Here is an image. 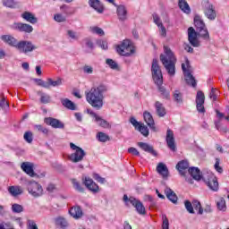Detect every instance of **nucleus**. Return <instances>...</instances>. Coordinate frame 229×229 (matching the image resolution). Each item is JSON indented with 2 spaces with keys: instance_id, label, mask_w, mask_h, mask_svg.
<instances>
[{
  "instance_id": "423d86ee",
  "label": "nucleus",
  "mask_w": 229,
  "mask_h": 229,
  "mask_svg": "<svg viewBox=\"0 0 229 229\" xmlns=\"http://www.w3.org/2000/svg\"><path fill=\"white\" fill-rule=\"evenodd\" d=\"M151 74L156 85L164 84V75L162 74V69L160 68V64H158V60L157 59H153L152 61Z\"/></svg>"
},
{
  "instance_id": "72a5a7b5",
  "label": "nucleus",
  "mask_w": 229,
  "mask_h": 229,
  "mask_svg": "<svg viewBox=\"0 0 229 229\" xmlns=\"http://www.w3.org/2000/svg\"><path fill=\"white\" fill-rule=\"evenodd\" d=\"M178 6L184 13H191V7L185 0H179Z\"/></svg>"
},
{
  "instance_id": "cd10ccee",
  "label": "nucleus",
  "mask_w": 229,
  "mask_h": 229,
  "mask_svg": "<svg viewBox=\"0 0 229 229\" xmlns=\"http://www.w3.org/2000/svg\"><path fill=\"white\" fill-rule=\"evenodd\" d=\"M173 99L174 103H176L177 106H182V105H183V93L178 89H175L173 92Z\"/></svg>"
},
{
  "instance_id": "c85d7f7f",
  "label": "nucleus",
  "mask_w": 229,
  "mask_h": 229,
  "mask_svg": "<svg viewBox=\"0 0 229 229\" xmlns=\"http://www.w3.org/2000/svg\"><path fill=\"white\" fill-rule=\"evenodd\" d=\"M21 17L24 19V21H27V22H30V24H37V22H38V19H37L33 13L28 11L21 13Z\"/></svg>"
},
{
  "instance_id": "c9c22d12",
  "label": "nucleus",
  "mask_w": 229,
  "mask_h": 229,
  "mask_svg": "<svg viewBox=\"0 0 229 229\" xmlns=\"http://www.w3.org/2000/svg\"><path fill=\"white\" fill-rule=\"evenodd\" d=\"M55 225L56 226H60L62 229H65L69 226V222H67V219L59 216L55 219Z\"/></svg>"
},
{
  "instance_id": "dca6fc26",
  "label": "nucleus",
  "mask_w": 229,
  "mask_h": 229,
  "mask_svg": "<svg viewBox=\"0 0 229 229\" xmlns=\"http://www.w3.org/2000/svg\"><path fill=\"white\" fill-rule=\"evenodd\" d=\"M129 201L132 205V207L136 208L138 214H140V216L146 215V208L144 207L142 202H140V200L133 197H130Z\"/></svg>"
},
{
  "instance_id": "c03bdc74",
  "label": "nucleus",
  "mask_w": 229,
  "mask_h": 229,
  "mask_svg": "<svg viewBox=\"0 0 229 229\" xmlns=\"http://www.w3.org/2000/svg\"><path fill=\"white\" fill-rule=\"evenodd\" d=\"M3 4L6 8H17V2L15 0H4Z\"/></svg>"
},
{
  "instance_id": "a18cd8bd",
  "label": "nucleus",
  "mask_w": 229,
  "mask_h": 229,
  "mask_svg": "<svg viewBox=\"0 0 229 229\" xmlns=\"http://www.w3.org/2000/svg\"><path fill=\"white\" fill-rule=\"evenodd\" d=\"M73 188L75 189V191H78V192H85V189H83V187H81V184H80V182H78V181H76V179H72V180Z\"/></svg>"
},
{
  "instance_id": "5701e85b",
  "label": "nucleus",
  "mask_w": 229,
  "mask_h": 229,
  "mask_svg": "<svg viewBox=\"0 0 229 229\" xmlns=\"http://www.w3.org/2000/svg\"><path fill=\"white\" fill-rule=\"evenodd\" d=\"M89 4L93 10H96L98 13H103L105 12V6L99 0H89Z\"/></svg>"
},
{
  "instance_id": "f3484780",
  "label": "nucleus",
  "mask_w": 229,
  "mask_h": 229,
  "mask_svg": "<svg viewBox=\"0 0 229 229\" xmlns=\"http://www.w3.org/2000/svg\"><path fill=\"white\" fill-rule=\"evenodd\" d=\"M88 114L91 115V117H94L96 123H98V126H101V128H110V123L108 121L101 118V116L98 115L94 111L91 109H87Z\"/></svg>"
},
{
  "instance_id": "9d476101",
  "label": "nucleus",
  "mask_w": 229,
  "mask_h": 229,
  "mask_svg": "<svg viewBox=\"0 0 229 229\" xmlns=\"http://www.w3.org/2000/svg\"><path fill=\"white\" fill-rule=\"evenodd\" d=\"M16 49L19 50L20 53H24L25 55L28 53H31L37 49V47L33 45L31 41L21 40L19 41L16 45Z\"/></svg>"
},
{
  "instance_id": "aec40b11",
  "label": "nucleus",
  "mask_w": 229,
  "mask_h": 229,
  "mask_svg": "<svg viewBox=\"0 0 229 229\" xmlns=\"http://www.w3.org/2000/svg\"><path fill=\"white\" fill-rule=\"evenodd\" d=\"M21 168L22 169L23 172L26 173V174H28L31 178H35V176H37L35 170H33V164L30 162H23L21 165Z\"/></svg>"
},
{
  "instance_id": "49530a36",
  "label": "nucleus",
  "mask_w": 229,
  "mask_h": 229,
  "mask_svg": "<svg viewBox=\"0 0 229 229\" xmlns=\"http://www.w3.org/2000/svg\"><path fill=\"white\" fill-rule=\"evenodd\" d=\"M215 126L218 131H223L224 133L228 131V127H223V124H221V120L215 122Z\"/></svg>"
},
{
  "instance_id": "7c9ffc66",
  "label": "nucleus",
  "mask_w": 229,
  "mask_h": 229,
  "mask_svg": "<svg viewBox=\"0 0 229 229\" xmlns=\"http://www.w3.org/2000/svg\"><path fill=\"white\" fill-rule=\"evenodd\" d=\"M157 171L163 178H167L169 176V169L164 163H159L157 166Z\"/></svg>"
},
{
  "instance_id": "a878e982",
  "label": "nucleus",
  "mask_w": 229,
  "mask_h": 229,
  "mask_svg": "<svg viewBox=\"0 0 229 229\" xmlns=\"http://www.w3.org/2000/svg\"><path fill=\"white\" fill-rule=\"evenodd\" d=\"M155 108L156 114L158 115V117H165L167 111L165 110L164 104H162L160 101H156Z\"/></svg>"
},
{
  "instance_id": "0e129e2a",
  "label": "nucleus",
  "mask_w": 229,
  "mask_h": 229,
  "mask_svg": "<svg viewBox=\"0 0 229 229\" xmlns=\"http://www.w3.org/2000/svg\"><path fill=\"white\" fill-rule=\"evenodd\" d=\"M128 153H131V155H135V157H140V153L139 152V150H137V148L131 147L128 148Z\"/></svg>"
},
{
  "instance_id": "e433bc0d",
  "label": "nucleus",
  "mask_w": 229,
  "mask_h": 229,
  "mask_svg": "<svg viewBox=\"0 0 229 229\" xmlns=\"http://www.w3.org/2000/svg\"><path fill=\"white\" fill-rule=\"evenodd\" d=\"M38 96H40V103L43 105H47V103H51V96L46 93H42V91H38Z\"/></svg>"
},
{
  "instance_id": "39448f33",
  "label": "nucleus",
  "mask_w": 229,
  "mask_h": 229,
  "mask_svg": "<svg viewBox=\"0 0 229 229\" xmlns=\"http://www.w3.org/2000/svg\"><path fill=\"white\" fill-rule=\"evenodd\" d=\"M116 53L121 56H131L135 53V47L130 39H124L120 45L116 46Z\"/></svg>"
},
{
  "instance_id": "20e7f679",
  "label": "nucleus",
  "mask_w": 229,
  "mask_h": 229,
  "mask_svg": "<svg viewBox=\"0 0 229 229\" xmlns=\"http://www.w3.org/2000/svg\"><path fill=\"white\" fill-rule=\"evenodd\" d=\"M70 148L74 151L72 153L68 158L70 162H72V164H78V162H82L83 158L87 156V152L83 150L81 147L76 146V144L71 142Z\"/></svg>"
},
{
  "instance_id": "774afa93",
  "label": "nucleus",
  "mask_w": 229,
  "mask_h": 229,
  "mask_svg": "<svg viewBox=\"0 0 229 229\" xmlns=\"http://www.w3.org/2000/svg\"><path fill=\"white\" fill-rule=\"evenodd\" d=\"M197 105V110L200 114H205V106L203 105L205 104H196Z\"/></svg>"
},
{
  "instance_id": "864d4df0",
  "label": "nucleus",
  "mask_w": 229,
  "mask_h": 229,
  "mask_svg": "<svg viewBox=\"0 0 229 229\" xmlns=\"http://www.w3.org/2000/svg\"><path fill=\"white\" fill-rule=\"evenodd\" d=\"M34 81L38 85V87H43V89H49L47 81H44L42 79H34Z\"/></svg>"
},
{
  "instance_id": "4d7b16f0",
  "label": "nucleus",
  "mask_w": 229,
  "mask_h": 229,
  "mask_svg": "<svg viewBox=\"0 0 229 229\" xmlns=\"http://www.w3.org/2000/svg\"><path fill=\"white\" fill-rule=\"evenodd\" d=\"M54 20L55 21V22H65L66 18H65V16H64L60 13H57V14L54 15Z\"/></svg>"
},
{
  "instance_id": "2eb2a0df",
  "label": "nucleus",
  "mask_w": 229,
  "mask_h": 229,
  "mask_svg": "<svg viewBox=\"0 0 229 229\" xmlns=\"http://www.w3.org/2000/svg\"><path fill=\"white\" fill-rule=\"evenodd\" d=\"M165 140L169 149L171 151H176V141L174 140V132L173 130L167 129Z\"/></svg>"
},
{
  "instance_id": "6ab92c4d",
  "label": "nucleus",
  "mask_w": 229,
  "mask_h": 229,
  "mask_svg": "<svg viewBox=\"0 0 229 229\" xmlns=\"http://www.w3.org/2000/svg\"><path fill=\"white\" fill-rule=\"evenodd\" d=\"M143 119L146 124H148L150 130H152V131H157V127L155 126V120L153 119V115L151 114V113L145 111L143 113Z\"/></svg>"
},
{
  "instance_id": "09e8293b",
  "label": "nucleus",
  "mask_w": 229,
  "mask_h": 229,
  "mask_svg": "<svg viewBox=\"0 0 229 229\" xmlns=\"http://www.w3.org/2000/svg\"><path fill=\"white\" fill-rule=\"evenodd\" d=\"M34 128L35 130H37L38 131H40L44 135H47L49 133V129L42 126L41 124H36Z\"/></svg>"
},
{
  "instance_id": "f8f14e48",
  "label": "nucleus",
  "mask_w": 229,
  "mask_h": 229,
  "mask_svg": "<svg viewBox=\"0 0 229 229\" xmlns=\"http://www.w3.org/2000/svg\"><path fill=\"white\" fill-rule=\"evenodd\" d=\"M11 30H14L15 31H20L21 33H32L33 26L28 23L22 22H14L10 26Z\"/></svg>"
},
{
  "instance_id": "9b49d317",
  "label": "nucleus",
  "mask_w": 229,
  "mask_h": 229,
  "mask_svg": "<svg viewBox=\"0 0 229 229\" xmlns=\"http://www.w3.org/2000/svg\"><path fill=\"white\" fill-rule=\"evenodd\" d=\"M204 8V13L209 21H216V17H217V13H216V7H214V4H210L208 0H206L203 2Z\"/></svg>"
},
{
  "instance_id": "4c0bfd02",
  "label": "nucleus",
  "mask_w": 229,
  "mask_h": 229,
  "mask_svg": "<svg viewBox=\"0 0 229 229\" xmlns=\"http://www.w3.org/2000/svg\"><path fill=\"white\" fill-rule=\"evenodd\" d=\"M47 84L48 85V89H51V87H60L62 85V79L58 78L56 81H53V79L48 78Z\"/></svg>"
},
{
  "instance_id": "79ce46f5",
  "label": "nucleus",
  "mask_w": 229,
  "mask_h": 229,
  "mask_svg": "<svg viewBox=\"0 0 229 229\" xmlns=\"http://www.w3.org/2000/svg\"><path fill=\"white\" fill-rule=\"evenodd\" d=\"M11 208L12 212L14 214H21V212H24V207L17 203L13 204Z\"/></svg>"
},
{
  "instance_id": "de8ad7c7",
  "label": "nucleus",
  "mask_w": 229,
  "mask_h": 229,
  "mask_svg": "<svg viewBox=\"0 0 229 229\" xmlns=\"http://www.w3.org/2000/svg\"><path fill=\"white\" fill-rule=\"evenodd\" d=\"M106 64L114 71L119 69V64H117L113 59H106Z\"/></svg>"
},
{
  "instance_id": "f704fd0d",
  "label": "nucleus",
  "mask_w": 229,
  "mask_h": 229,
  "mask_svg": "<svg viewBox=\"0 0 229 229\" xmlns=\"http://www.w3.org/2000/svg\"><path fill=\"white\" fill-rule=\"evenodd\" d=\"M63 106L68 110H76V104L69 100V98H64L61 101Z\"/></svg>"
},
{
  "instance_id": "4468645a",
  "label": "nucleus",
  "mask_w": 229,
  "mask_h": 229,
  "mask_svg": "<svg viewBox=\"0 0 229 229\" xmlns=\"http://www.w3.org/2000/svg\"><path fill=\"white\" fill-rule=\"evenodd\" d=\"M205 183L210 191H213V192H217V191H219V182H217V177L214 174L208 175V178L205 179Z\"/></svg>"
},
{
  "instance_id": "1a4fd4ad",
  "label": "nucleus",
  "mask_w": 229,
  "mask_h": 229,
  "mask_svg": "<svg viewBox=\"0 0 229 229\" xmlns=\"http://www.w3.org/2000/svg\"><path fill=\"white\" fill-rule=\"evenodd\" d=\"M105 1L115 6L117 17L122 22H124V21L128 19V9H126V6L123 4L118 5L117 4H115V0H105Z\"/></svg>"
},
{
  "instance_id": "8fccbe9b",
  "label": "nucleus",
  "mask_w": 229,
  "mask_h": 229,
  "mask_svg": "<svg viewBox=\"0 0 229 229\" xmlns=\"http://www.w3.org/2000/svg\"><path fill=\"white\" fill-rule=\"evenodd\" d=\"M23 139L26 140V142L31 144L33 142V132L26 131L23 135Z\"/></svg>"
},
{
  "instance_id": "ea45409f",
  "label": "nucleus",
  "mask_w": 229,
  "mask_h": 229,
  "mask_svg": "<svg viewBox=\"0 0 229 229\" xmlns=\"http://www.w3.org/2000/svg\"><path fill=\"white\" fill-rule=\"evenodd\" d=\"M138 131L143 135V137H148L149 135V129L144 123H140L139 127L136 129Z\"/></svg>"
},
{
  "instance_id": "ddd939ff",
  "label": "nucleus",
  "mask_w": 229,
  "mask_h": 229,
  "mask_svg": "<svg viewBox=\"0 0 229 229\" xmlns=\"http://www.w3.org/2000/svg\"><path fill=\"white\" fill-rule=\"evenodd\" d=\"M44 123L47 126H51V128H55V130L56 129L64 130L65 128V124L62 121H60L56 118L46 117L44 119Z\"/></svg>"
},
{
  "instance_id": "e2e57ef3",
  "label": "nucleus",
  "mask_w": 229,
  "mask_h": 229,
  "mask_svg": "<svg viewBox=\"0 0 229 229\" xmlns=\"http://www.w3.org/2000/svg\"><path fill=\"white\" fill-rule=\"evenodd\" d=\"M157 28L159 29L161 37H166L167 36V30H165V27H164V24L159 25Z\"/></svg>"
},
{
  "instance_id": "052dcab7",
  "label": "nucleus",
  "mask_w": 229,
  "mask_h": 229,
  "mask_svg": "<svg viewBox=\"0 0 229 229\" xmlns=\"http://www.w3.org/2000/svg\"><path fill=\"white\" fill-rule=\"evenodd\" d=\"M10 106V104L6 101V98L4 97L2 98L0 100V108H8Z\"/></svg>"
},
{
  "instance_id": "473e14b6",
  "label": "nucleus",
  "mask_w": 229,
  "mask_h": 229,
  "mask_svg": "<svg viewBox=\"0 0 229 229\" xmlns=\"http://www.w3.org/2000/svg\"><path fill=\"white\" fill-rule=\"evenodd\" d=\"M158 91L160 92L163 99H171V92L169 90H167V89H165V87L162 86V84L160 85H157Z\"/></svg>"
},
{
  "instance_id": "393cba45",
  "label": "nucleus",
  "mask_w": 229,
  "mask_h": 229,
  "mask_svg": "<svg viewBox=\"0 0 229 229\" xmlns=\"http://www.w3.org/2000/svg\"><path fill=\"white\" fill-rule=\"evenodd\" d=\"M165 194L166 198L169 199V201H171L174 205L178 203V196L171 188H165Z\"/></svg>"
},
{
  "instance_id": "37998d69",
  "label": "nucleus",
  "mask_w": 229,
  "mask_h": 229,
  "mask_svg": "<svg viewBox=\"0 0 229 229\" xmlns=\"http://www.w3.org/2000/svg\"><path fill=\"white\" fill-rule=\"evenodd\" d=\"M196 104H205V93L203 91L197 92Z\"/></svg>"
},
{
  "instance_id": "6e6552de",
  "label": "nucleus",
  "mask_w": 229,
  "mask_h": 229,
  "mask_svg": "<svg viewBox=\"0 0 229 229\" xmlns=\"http://www.w3.org/2000/svg\"><path fill=\"white\" fill-rule=\"evenodd\" d=\"M27 189L30 194L34 198H38L44 194V190L42 189V185L35 181L28 182Z\"/></svg>"
},
{
  "instance_id": "69168bd1",
  "label": "nucleus",
  "mask_w": 229,
  "mask_h": 229,
  "mask_svg": "<svg viewBox=\"0 0 229 229\" xmlns=\"http://www.w3.org/2000/svg\"><path fill=\"white\" fill-rule=\"evenodd\" d=\"M209 98L212 99V101H216L217 100V95H216V89L212 88L211 91L209 93Z\"/></svg>"
},
{
  "instance_id": "58836bf2",
  "label": "nucleus",
  "mask_w": 229,
  "mask_h": 229,
  "mask_svg": "<svg viewBox=\"0 0 229 229\" xmlns=\"http://www.w3.org/2000/svg\"><path fill=\"white\" fill-rule=\"evenodd\" d=\"M97 139L98 142H108V140H110V136L105 132L99 131L97 133Z\"/></svg>"
},
{
  "instance_id": "603ef678",
  "label": "nucleus",
  "mask_w": 229,
  "mask_h": 229,
  "mask_svg": "<svg viewBox=\"0 0 229 229\" xmlns=\"http://www.w3.org/2000/svg\"><path fill=\"white\" fill-rule=\"evenodd\" d=\"M184 207L190 214H194V208L192 207V203L190 200L184 201Z\"/></svg>"
},
{
  "instance_id": "5fc2aeb1",
  "label": "nucleus",
  "mask_w": 229,
  "mask_h": 229,
  "mask_svg": "<svg viewBox=\"0 0 229 229\" xmlns=\"http://www.w3.org/2000/svg\"><path fill=\"white\" fill-rule=\"evenodd\" d=\"M162 228L163 229H169V219L167 218L166 215H162Z\"/></svg>"
},
{
  "instance_id": "a211bd4d",
  "label": "nucleus",
  "mask_w": 229,
  "mask_h": 229,
  "mask_svg": "<svg viewBox=\"0 0 229 229\" xmlns=\"http://www.w3.org/2000/svg\"><path fill=\"white\" fill-rule=\"evenodd\" d=\"M82 183L89 189V191H91V192H99V186L94 182L92 178L85 177Z\"/></svg>"
},
{
  "instance_id": "7ed1b4c3",
  "label": "nucleus",
  "mask_w": 229,
  "mask_h": 229,
  "mask_svg": "<svg viewBox=\"0 0 229 229\" xmlns=\"http://www.w3.org/2000/svg\"><path fill=\"white\" fill-rule=\"evenodd\" d=\"M160 62L164 65L170 76L176 74V56L173 50L167 46H164V54H161Z\"/></svg>"
},
{
  "instance_id": "a19ab883",
  "label": "nucleus",
  "mask_w": 229,
  "mask_h": 229,
  "mask_svg": "<svg viewBox=\"0 0 229 229\" xmlns=\"http://www.w3.org/2000/svg\"><path fill=\"white\" fill-rule=\"evenodd\" d=\"M216 207L218 210H221L222 212L226 211V200H225V198H220L219 200L216 202Z\"/></svg>"
},
{
  "instance_id": "338daca9",
  "label": "nucleus",
  "mask_w": 229,
  "mask_h": 229,
  "mask_svg": "<svg viewBox=\"0 0 229 229\" xmlns=\"http://www.w3.org/2000/svg\"><path fill=\"white\" fill-rule=\"evenodd\" d=\"M153 19H154L155 24H157V27L160 26V25H163L162 21H160V17H158V14L154 13L153 14Z\"/></svg>"
},
{
  "instance_id": "680f3d73",
  "label": "nucleus",
  "mask_w": 229,
  "mask_h": 229,
  "mask_svg": "<svg viewBox=\"0 0 229 229\" xmlns=\"http://www.w3.org/2000/svg\"><path fill=\"white\" fill-rule=\"evenodd\" d=\"M130 123L131 124H132V126H134L135 130H137V128L142 123L137 122V119H135V117H131Z\"/></svg>"
},
{
  "instance_id": "b1692460",
  "label": "nucleus",
  "mask_w": 229,
  "mask_h": 229,
  "mask_svg": "<svg viewBox=\"0 0 229 229\" xmlns=\"http://www.w3.org/2000/svg\"><path fill=\"white\" fill-rule=\"evenodd\" d=\"M139 148L142 149V151H145L146 153H149L150 155H153V157H157V151L155 148H153V146L146 143V142H138Z\"/></svg>"
},
{
  "instance_id": "0eeeda50",
  "label": "nucleus",
  "mask_w": 229,
  "mask_h": 229,
  "mask_svg": "<svg viewBox=\"0 0 229 229\" xmlns=\"http://www.w3.org/2000/svg\"><path fill=\"white\" fill-rule=\"evenodd\" d=\"M182 70L183 72L187 85H190L193 88L196 87L198 82L196 81V79L192 73H191V63L189 62V59H186L185 64H182Z\"/></svg>"
},
{
  "instance_id": "bb28decb",
  "label": "nucleus",
  "mask_w": 229,
  "mask_h": 229,
  "mask_svg": "<svg viewBox=\"0 0 229 229\" xmlns=\"http://www.w3.org/2000/svg\"><path fill=\"white\" fill-rule=\"evenodd\" d=\"M188 173L191 174L193 180H197V182H199V180L203 178V175H201V171L198 167H190L188 169Z\"/></svg>"
},
{
  "instance_id": "c756f323",
  "label": "nucleus",
  "mask_w": 229,
  "mask_h": 229,
  "mask_svg": "<svg viewBox=\"0 0 229 229\" xmlns=\"http://www.w3.org/2000/svg\"><path fill=\"white\" fill-rule=\"evenodd\" d=\"M70 215L73 216L74 219H80L83 216V210L80 206H75L72 208L70 210Z\"/></svg>"
},
{
  "instance_id": "6e6d98bb",
  "label": "nucleus",
  "mask_w": 229,
  "mask_h": 229,
  "mask_svg": "<svg viewBox=\"0 0 229 229\" xmlns=\"http://www.w3.org/2000/svg\"><path fill=\"white\" fill-rule=\"evenodd\" d=\"M91 31L93 33H96L97 35H100V37H103L105 35V31L99 27H92Z\"/></svg>"
},
{
  "instance_id": "412c9836",
  "label": "nucleus",
  "mask_w": 229,
  "mask_h": 229,
  "mask_svg": "<svg viewBox=\"0 0 229 229\" xmlns=\"http://www.w3.org/2000/svg\"><path fill=\"white\" fill-rule=\"evenodd\" d=\"M1 40L4 42V44H7V46H10L11 47H17V44L19 43L17 41V38H15L12 35H2L0 37Z\"/></svg>"
},
{
  "instance_id": "bf43d9fd",
  "label": "nucleus",
  "mask_w": 229,
  "mask_h": 229,
  "mask_svg": "<svg viewBox=\"0 0 229 229\" xmlns=\"http://www.w3.org/2000/svg\"><path fill=\"white\" fill-rule=\"evenodd\" d=\"M27 228L28 229H38V226H37V223H35V221L28 220Z\"/></svg>"
},
{
  "instance_id": "f257e3e1",
  "label": "nucleus",
  "mask_w": 229,
  "mask_h": 229,
  "mask_svg": "<svg viewBox=\"0 0 229 229\" xmlns=\"http://www.w3.org/2000/svg\"><path fill=\"white\" fill-rule=\"evenodd\" d=\"M194 26L196 30L193 27L188 29V40L193 47H199L198 37H201L204 40H210V34H208V30L199 16H195Z\"/></svg>"
},
{
  "instance_id": "f03ea898",
  "label": "nucleus",
  "mask_w": 229,
  "mask_h": 229,
  "mask_svg": "<svg viewBox=\"0 0 229 229\" xmlns=\"http://www.w3.org/2000/svg\"><path fill=\"white\" fill-rule=\"evenodd\" d=\"M108 88L105 84L93 86L90 89L85 91L86 101L95 110H101L105 106V93Z\"/></svg>"
},
{
  "instance_id": "4be33fe9",
  "label": "nucleus",
  "mask_w": 229,
  "mask_h": 229,
  "mask_svg": "<svg viewBox=\"0 0 229 229\" xmlns=\"http://www.w3.org/2000/svg\"><path fill=\"white\" fill-rule=\"evenodd\" d=\"M176 169L179 171L181 176H185L187 174V171H189V161L187 160H182L178 162L176 165Z\"/></svg>"
},
{
  "instance_id": "2f4dec72",
  "label": "nucleus",
  "mask_w": 229,
  "mask_h": 229,
  "mask_svg": "<svg viewBox=\"0 0 229 229\" xmlns=\"http://www.w3.org/2000/svg\"><path fill=\"white\" fill-rule=\"evenodd\" d=\"M8 192L11 196H13V198H17V196H21V194H22L23 191L21 186H10L8 188Z\"/></svg>"
},
{
  "instance_id": "13d9d810",
  "label": "nucleus",
  "mask_w": 229,
  "mask_h": 229,
  "mask_svg": "<svg viewBox=\"0 0 229 229\" xmlns=\"http://www.w3.org/2000/svg\"><path fill=\"white\" fill-rule=\"evenodd\" d=\"M220 164V160L219 158H216V163H215V170L219 173L220 174H223V167H221V165H219Z\"/></svg>"
},
{
  "instance_id": "3c124183",
  "label": "nucleus",
  "mask_w": 229,
  "mask_h": 229,
  "mask_svg": "<svg viewBox=\"0 0 229 229\" xmlns=\"http://www.w3.org/2000/svg\"><path fill=\"white\" fill-rule=\"evenodd\" d=\"M192 205L195 210H199L198 214L201 216L203 214V208L201 207V203L198 200H195L192 202Z\"/></svg>"
}]
</instances>
